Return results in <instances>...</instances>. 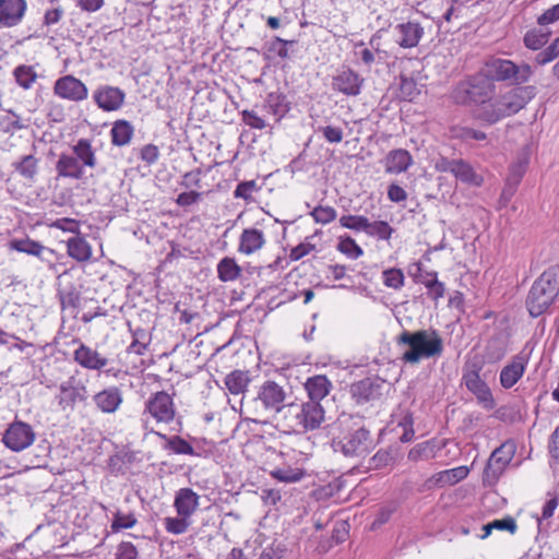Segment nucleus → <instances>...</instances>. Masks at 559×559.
Masks as SVG:
<instances>
[{"instance_id": "f257e3e1", "label": "nucleus", "mask_w": 559, "mask_h": 559, "mask_svg": "<svg viewBox=\"0 0 559 559\" xmlns=\"http://www.w3.org/2000/svg\"><path fill=\"white\" fill-rule=\"evenodd\" d=\"M537 94L533 85L516 86L497 97L491 95L480 106L478 118L488 124L510 117L523 109Z\"/></svg>"}, {"instance_id": "f03ea898", "label": "nucleus", "mask_w": 559, "mask_h": 559, "mask_svg": "<svg viewBox=\"0 0 559 559\" xmlns=\"http://www.w3.org/2000/svg\"><path fill=\"white\" fill-rule=\"evenodd\" d=\"M336 428L343 433L338 440L333 439L335 450L346 456H361L370 452L373 440L360 416L342 414L336 420Z\"/></svg>"}, {"instance_id": "7ed1b4c3", "label": "nucleus", "mask_w": 559, "mask_h": 559, "mask_svg": "<svg viewBox=\"0 0 559 559\" xmlns=\"http://www.w3.org/2000/svg\"><path fill=\"white\" fill-rule=\"evenodd\" d=\"M396 344L407 347L402 360L409 364H418L423 358L438 357L443 352V341L435 330H404L396 337Z\"/></svg>"}, {"instance_id": "20e7f679", "label": "nucleus", "mask_w": 559, "mask_h": 559, "mask_svg": "<svg viewBox=\"0 0 559 559\" xmlns=\"http://www.w3.org/2000/svg\"><path fill=\"white\" fill-rule=\"evenodd\" d=\"M285 389L273 380L264 381L257 390L255 396L249 403V412L254 415L252 421L262 423L270 417L285 415L288 407Z\"/></svg>"}, {"instance_id": "39448f33", "label": "nucleus", "mask_w": 559, "mask_h": 559, "mask_svg": "<svg viewBox=\"0 0 559 559\" xmlns=\"http://www.w3.org/2000/svg\"><path fill=\"white\" fill-rule=\"evenodd\" d=\"M559 294V265L546 269L533 283L527 297L526 308L531 317L545 313Z\"/></svg>"}, {"instance_id": "423d86ee", "label": "nucleus", "mask_w": 559, "mask_h": 559, "mask_svg": "<svg viewBox=\"0 0 559 559\" xmlns=\"http://www.w3.org/2000/svg\"><path fill=\"white\" fill-rule=\"evenodd\" d=\"M324 414V408L319 402L288 403L282 419L283 426L295 431L314 430L323 423Z\"/></svg>"}, {"instance_id": "0eeeda50", "label": "nucleus", "mask_w": 559, "mask_h": 559, "mask_svg": "<svg viewBox=\"0 0 559 559\" xmlns=\"http://www.w3.org/2000/svg\"><path fill=\"white\" fill-rule=\"evenodd\" d=\"M481 74L492 84L493 82H506L521 86L530 80L533 71L527 63L516 64L509 59L490 57L485 61Z\"/></svg>"}, {"instance_id": "6e6552de", "label": "nucleus", "mask_w": 559, "mask_h": 559, "mask_svg": "<svg viewBox=\"0 0 559 559\" xmlns=\"http://www.w3.org/2000/svg\"><path fill=\"white\" fill-rule=\"evenodd\" d=\"M493 91L495 85L488 79H485L483 74H479L456 84L451 93V98L457 105L483 106Z\"/></svg>"}, {"instance_id": "1a4fd4ad", "label": "nucleus", "mask_w": 559, "mask_h": 559, "mask_svg": "<svg viewBox=\"0 0 559 559\" xmlns=\"http://www.w3.org/2000/svg\"><path fill=\"white\" fill-rule=\"evenodd\" d=\"M484 361L477 357L469 359L463 367L462 383L473 393L485 409L491 411L496 406V401L488 384L480 378Z\"/></svg>"}, {"instance_id": "9d476101", "label": "nucleus", "mask_w": 559, "mask_h": 559, "mask_svg": "<svg viewBox=\"0 0 559 559\" xmlns=\"http://www.w3.org/2000/svg\"><path fill=\"white\" fill-rule=\"evenodd\" d=\"M76 370L68 380L59 385V394L56 396L57 403L61 411L72 413L79 403H86L90 396L87 381L80 377Z\"/></svg>"}, {"instance_id": "9b49d317", "label": "nucleus", "mask_w": 559, "mask_h": 559, "mask_svg": "<svg viewBox=\"0 0 559 559\" xmlns=\"http://www.w3.org/2000/svg\"><path fill=\"white\" fill-rule=\"evenodd\" d=\"M514 448L511 443H503L493 450L484 469L483 480L488 486L495 485L508 464L512 461Z\"/></svg>"}, {"instance_id": "f8f14e48", "label": "nucleus", "mask_w": 559, "mask_h": 559, "mask_svg": "<svg viewBox=\"0 0 559 559\" xmlns=\"http://www.w3.org/2000/svg\"><path fill=\"white\" fill-rule=\"evenodd\" d=\"M2 441L10 450L20 452L33 444L35 432L31 425L15 420L7 428Z\"/></svg>"}, {"instance_id": "ddd939ff", "label": "nucleus", "mask_w": 559, "mask_h": 559, "mask_svg": "<svg viewBox=\"0 0 559 559\" xmlns=\"http://www.w3.org/2000/svg\"><path fill=\"white\" fill-rule=\"evenodd\" d=\"M73 359L81 367L90 370H103L106 376H112L118 378L121 373L120 369L106 368L109 360L102 356L97 350L90 346L81 343L80 346L73 353Z\"/></svg>"}, {"instance_id": "4468645a", "label": "nucleus", "mask_w": 559, "mask_h": 559, "mask_svg": "<svg viewBox=\"0 0 559 559\" xmlns=\"http://www.w3.org/2000/svg\"><path fill=\"white\" fill-rule=\"evenodd\" d=\"M146 413L157 423L169 424L174 420L176 414L171 396L165 391L154 393L145 402L144 414Z\"/></svg>"}, {"instance_id": "2eb2a0df", "label": "nucleus", "mask_w": 559, "mask_h": 559, "mask_svg": "<svg viewBox=\"0 0 559 559\" xmlns=\"http://www.w3.org/2000/svg\"><path fill=\"white\" fill-rule=\"evenodd\" d=\"M385 384V381L378 377L365 378L354 382L350 385L349 392L357 404H364L379 400L383 394L382 391Z\"/></svg>"}, {"instance_id": "dca6fc26", "label": "nucleus", "mask_w": 559, "mask_h": 559, "mask_svg": "<svg viewBox=\"0 0 559 559\" xmlns=\"http://www.w3.org/2000/svg\"><path fill=\"white\" fill-rule=\"evenodd\" d=\"M364 79L353 69L343 67L332 78V88L346 96H357L360 94Z\"/></svg>"}, {"instance_id": "f3484780", "label": "nucleus", "mask_w": 559, "mask_h": 559, "mask_svg": "<svg viewBox=\"0 0 559 559\" xmlns=\"http://www.w3.org/2000/svg\"><path fill=\"white\" fill-rule=\"evenodd\" d=\"M57 96L72 102H81L87 97L86 85L73 75H64L58 79L53 86Z\"/></svg>"}, {"instance_id": "a211bd4d", "label": "nucleus", "mask_w": 559, "mask_h": 559, "mask_svg": "<svg viewBox=\"0 0 559 559\" xmlns=\"http://www.w3.org/2000/svg\"><path fill=\"white\" fill-rule=\"evenodd\" d=\"M424 33V27L418 22L413 21L402 22L393 27L394 40L404 49L417 47Z\"/></svg>"}, {"instance_id": "6ab92c4d", "label": "nucleus", "mask_w": 559, "mask_h": 559, "mask_svg": "<svg viewBox=\"0 0 559 559\" xmlns=\"http://www.w3.org/2000/svg\"><path fill=\"white\" fill-rule=\"evenodd\" d=\"M93 97L99 108L114 111L123 105L126 94L119 87L103 85L95 91Z\"/></svg>"}, {"instance_id": "aec40b11", "label": "nucleus", "mask_w": 559, "mask_h": 559, "mask_svg": "<svg viewBox=\"0 0 559 559\" xmlns=\"http://www.w3.org/2000/svg\"><path fill=\"white\" fill-rule=\"evenodd\" d=\"M122 401V392L118 386L106 388L93 395L95 406L105 414L115 413Z\"/></svg>"}, {"instance_id": "412c9836", "label": "nucleus", "mask_w": 559, "mask_h": 559, "mask_svg": "<svg viewBox=\"0 0 559 559\" xmlns=\"http://www.w3.org/2000/svg\"><path fill=\"white\" fill-rule=\"evenodd\" d=\"M57 178L82 180L84 178L83 165L72 154L61 153L56 162Z\"/></svg>"}, {"instance_id": "4be33fe9", "label": "nucleus", "mask_w": 559, "mask_h": 559, "mask_svg": "<svg viewBox=\"0 0 559 559\" xmlns=\"http://www.w3.org/2000/svg\"><path fill=\"white\" fill-rule=\"evenodd\" d=\"M26 9L24 0H0V27L16 25Z\"/></svg>"}, {"instance_id": "5701e85b", "label": "nucleus", "mask_w": 559, "mask_h": 559, "mask_svg": "<svg viewBox=\"0 0 559 559\" xmlns=\"http://www.w3.org/2000/svg\"><path fill=\"white\" fill-rule=\"evenodd\" d=\"M527 360L521 355H516L506 365L500 372V384L504 389H511L523 377Z\"/></svg>"}, {"instance_id": "b1692460", "label": "nucleus", "mask_w": 559, "mask_h": 559, "mask_svg": "<svg viewBox=\"0 0 559 559\" xmlns=\"http://www.w3.org/2000/svg\"><path fill=\"white\" fill-rule=\"evenodd\" d=\"M200 496L191 488H181L176 492L174 507L179 516L190 518L199 507Z\"/></svg>"}, {"instance_id": "393cba45", "label": "nucleus", "mask_w": 559, "mask_h": 559, "mask_svg": "<svg viewBox=\"0 0 559 559\" xmlns=\"http://www.w3.org/2000/svg\"><path fill=\"white\" fill-rule=\"evenodd\" d=\"M9 247L12 250L40 258L43 261H49V258L53 255V250L29 238L13 239Z\"/></svg>"}, {"instance_id": "a878e982", "label": "nucleus", "mask_w": 559, "mask_h": 559, "mask_svg": "<svg viewBox=\"0 0 559 559\" xmlns=\"http://www.w3.org/2000/svg\"><path fill=\"white\" fill-rule=\"evenodd\" d=\"M265 243L264 233L258 228H246L239 238L238 250L245 254H251L260 250Z\"/></svg>"}, {"instance_id": "bb28decb", "label": "nucleus", "mask_w": 559, "mask_h": 559, "mask_svg": "<svg viewBox=\"0 0 559 559\" xmlns=\"http://www.w3.org/2000/svg\"><path fill=\"white\" fill-rule=\"evenodd\" d=\"M331 388V381L325 376L321 374L308 378L305 383V389L309 397L308 401L319 403L329 394Z\"/></svg>"}, {"instance_id": "cd10ccee", "label": "nucleus", "mask_w": 559, "mask_h": 559, "mask_svg": "<svg viewBox=\"0 0 559 559\" xmlns=\"http://www.w3.org/2000/svg\"><path fill=\"white\" fill-rule=\"evenodd\" d=\"M413 157L408 151L403 148L392 150L385 157V171L401 174L412 165Z\"/></svg>"}, {"instance_id": "c85d7f7f", "label": "nucleus", "mask_w": 559, "mask_h": 559, "mask_svg": "<svg viewBox=\"0 0 559 559\" xmlns=\"http://www.w3.org/2000/svg\"><path fill=\"white\" fill-rule=\"evenodd\" d=\"M416 283L425 285L428 290V295L433 299L438 300L444 295V285L438 281L437 272H423L420 265H418V273L414 275Z\"/></svg>"}, {"instance_id": "c756f323", "label": "nucleus", "mask_w": 559, "mask_h": 559, "mask_svg": "<svg viewBox=\"0 0 559 559\" xmlns=\"http://www.w3.org/2000/svg\"><path fill=\"white\" fill-rule=\"evenodd\" d=\"M67 252L78 262L88 261L92 257V248L81 234H78L67 240Z\"/></svg>"}, {"instance_id": "7c9ffc66", "label": "nucleus", "mask_w": 559, "mask_h": 559, "mask_svg": "<svg viewBox=\"0 0 559 559\" xmlns=\"http://www.w3.org/2000/svg\"><path fill=\"white\" fill-rule=\"evenodd\" d=\"M72 155L79 158V163L84 167L94 168L97 165L95 150L88 139H80L72 146Z\"/></svg>"}, {"instance_id": "2f4dec72", "label": "nucleus", "mask_w": 559, "mask_h": 559, "mask_svg": "<svg viewBox=\"0 0 559 559\" xmlns=\"http://www.w3.org/2000/svg\"><path fill=\"white\" fill-rule=\"evenodd\" d=\"M38 163L39 159L33 155H24L20 159L12 163V168L15 173H17L22 178L34 181L38 174Z\"/></svg>"}, {"instance_id": "473e14b6", "label": "nucleus", "mask_w": 559, "mask_h": 559, "mask_svg": "<svg viewBox=\"0 0 559 559\" xmlns=\"http://www.w3.org/2000/svg\"><path fill=\"white\" fill-rule=\"evenodd\" d=\"M133 132L134 128L129 121L117 120L110 130L111 143L116 146H124L130 143Z\"/></svg>"}, {"instance_id": "72a5a7b5", "label": "nucleus", "mask_w": 559, "mask_h": 559, "mask_svg": "<svg viewBox=\"0 0 559 559\" xmlns=\"http://www.w3.org/2000/svg\"><path fill=\"white\" fill-rule=\"evenodd\" d=\"M452 175L464 183L479 187L483 183V177L477 175L469 163L464 159H456Z\"/></svg>"}, {"instance_id": "f704fd0d", "label": "nucleus", "mask_w": 559, "mask_h": 559, "mask_svg": "<svg viewBox=\"0 0 559 559\" xmlns=\"http://www.w3.org/2000/svg\"><path fill=\"white\" fill-rule=\"evenodd\" d=\"M241 275V267L234 258L225 257L217 264V276L222 282H234Z\"/></svg>"}, {"instance_id": "c9c22d12", "label": "nucleus", "mask_w": 559, "mask_h": 559, "mask_svg": "<svg viewBox=\"0 0 559 559\" xmlns=\"http://www.w3.org/2000/svg\"><path fill=\"white\" fill-rule=\"evenodd\" d=\"M550 35V31L539 26V28H533L526 32L523 41L527 48L538 50L548 43Z\"/></svg>"}, {"instance_id": "e433bc0d", "label": "nucleus", "mask_w": 559, "mask_h": 559, "mask_svg": "<svg viewBox=\"0 0 559 559\" xmlns=\"http://www.w3.org/2000/svg\"><path fill=\"white\" fill-rule=\"evenodd\" d=\"M250 382L247 372L235 370L226 376L225 385L231 394L243 393Z\"/></svg>"}, {"instance_id": "4c0bfd02", "label": "nucleus", "mask_w": 559, "mask_h": 559, "mask_svg": "<svg viewBox=\"0 0 559 559\" xmlns=\"http://www.w3.org/2000/svg\"><path fill=\"white\" fill-rule=\"evenodd\" d=\"M27 126L22 122L21 117L13 110H3L0 114V130L4 133H14Z\"/></svg>"}, {"instance_id": "58836bf2", "label": "nucleus", "mask_w": 559, "mask_h": 559, "mask_svg": "<svg viewBox=\"0 0 559 559\" xmlns=\"http://www.w3.org/2000/svg\"><path fill=\"white\" fill-rule=\"evenodd\" d=\"M157 436L167 441L166 449L176 454L197 455L193 447L180 436L167 437L166 435L157 432Z\"/></svg>"}, {"instance_id": "ea45409f", "label": "nucleus", "mask_w": 559, "mask_h": 559, "mask_svg": "<svg viewBox=\"0 0 559 559\" xmlns=\"http://www.w3.org/2000/svg\"><path fill=\"white\" fill-rule=\"evenodd\" d=\"M270 475L278 481L292 484L301 480L306 476V471L302 468H294L288 466L283 468H275L270 472Z\"/></svg>"}, {"instance_id": "a19ab883", "label": "nucleus", "mask_w": 559, "mask_h": 559, "mask_svg": "<svg viewBox=\"0 0 559 559\" xmlns=\"http://www.w3.org/2000/svg\"><path fill=\"white\" fill-rule=\"evenodd\" d=\"M295 44L296 40H287L275 36L272 40L266 43V50L269 53L277 56L281 59H288V47L294 46Z\"/></svg>"}, {"instance_id": "79ce46f5", "label": "nucleus", "mask_w": 559, "mask_h": 559, "mask_svg": "<svg viewBox=\"0 0 559 559\" xmlns=\"http://www.w3.org/2000/svg\"><path fill=\"white\" fill-rule=\"evenodd\" d=\"M451 135L452 138L462 140L464 142L484 141L487 138L486 133L480 130L461 126L453 127L451 129Z\"/></svg>"}, {"instance_id": "37998d69", "label": "nucleus", "mask_w": 559, "mask_h": 559, "mask_svg": "<svg viewBox=\"0 0 559 559\" xmlns=\"http://www.w3.org/2000/svg\"><path fill=\"white\" fill-rule=\"evenodd\" d=\"M133 341L128 347L129 354L143 355L150 343V336L143 329H136L132 332Z\"/></svg>"}, {"instance_id": "c03bdc74", "label": "nucleus", "mask_w": 559, "mask_h": 559, "mask_svg": "<svg viewBox=\"0 0 559 559\" xmlns=\"http://www.w3.org/2000/svg\"><path fill=\"white\" fill-rule=\"evenodd\" d=\"M394 229L384 221L368 222L366 234L381 240H389Z\"/></svg>"}, {"instance_id": "a18cd8bd", "label": "nucleus", "mask_w": 559, "mask_h": 559, "mask_svg": "<svg viewBox=\"0 0 559 559\" xmlns=\"http://www.w3.org/2000/svg\"><path fill=\"white\" fill-rule=\"evenodd\" d=\"M164 526L168 533L179 535L187 532L188 527L190 526V521L188 516H167L164 519Z\"/></svg>"}, {"instance_id": "49530a36", "label": "nucleus", "mask_w": 559, "mask_h": 559, "mask_svg": "<svg viewBox=\"0 0 559 559\" xmlns=\"http://www.w3.org/2000/svg\"><path fill=\"white\" fill-rule=\"evenodd\" d=\"M369 219L366 216L360 215H343L340 218V224L344 228H348L355 231H367Z\"/></svg>"}, {"instance_id": "de8ad7c7", "label": "nucleus", "mask_w": 559, "mask_h": 559, "mask_svg": "<svg viewBox=\"0 0 559 559\" xmlns=\"http://www.w3.org/2000/svg\"><path fill=\"white\" fill-rule=\"evenodd\" d=\"M16 83L27 90L35 82L37 75L31 67L20 66L14 70Z\"/></svg>"}, {"instance_id": "09e8293b", "label": "nucleus", "mask_w": 559, "mask_h": 559, "mask_svg": "<svg viewBox=\"0 0 559 559\" xmlns=\"http://www.w3.org/2000/svg\"><path fill=\"white\" fill-rule=\"evenodd\" d=\"M267 105L272 109V112L280 117H283L289 110V104L286 100V96L283 94H269Z\"/></svg>"}, {"instance_id": "8fccbe9b", "label": "nucleus", "mask_w": 559, "mask_h": 559, "mask_svg": "<svg viewBox=\"0 0 559 559\" xmlns=\"http://www.w3.org/2000/svg\"><path fill=\"white\" fill-rule=\"evenodd\" d=\"M383 283L386 287L400 289L404 285V274L400 269H389L382 272Z\"/></svg>"}, {"instance_id": "3c124183", "label": "nucleus", "mask_w": 559, "mask_h": 559, "mask_svg": "<svg viewBox=\"0 0 559 559\" xmlns=\"http://www.w3.org/2000/svg\"><path fill=\"white\" fill-rule=\"evenodd\" d=\"M337 249L342 253H344L348 257H352L354 259H357L358 257H360L364 253L362 249L349 236L340 238Z\"/></svg>"}, {"instance_id": "603ef678", "label": "nucleus", "mask_w": 559, "mask_h": 559, "mask_svg": "<svg viewBox=\"0 0 559 559\" xmlns=\"http://www.w3.org/2000/svg\"><path fill=\"white\" fill-rule=\"evenodd\" d=\"M559 56V36L544 50L539 51L536 57L535 61L544 66L546 63L551 62Z\"/></svg>"}, {"instance_id": "864d4df0", "label": "nucleus", "mask_w": 559, "mask_h": 559, "mask_svg": "<svg viewBox=\"0 0 559 559\" xmlns=\"http://www.w3.org/2000/svg\"><path fill=\"white\" fill-rule=\"evenodd\" d=\"M310 215L313 217L316 223L328 224L336 218V211L332 206L318 205L312 210Z\"/></svg>"}, {"instance_id": "5fc2aeb1", "label": "nucleus", "mask_w": 559, "mask_h": 559, "mask_svg": "<svg viewBox=\"0 0 559 559\" xmlns=\"http://www.w3.org/2000/svg\"><path fill=\"white\" fill-rule=\"evenodd\" d=\"M506 355V349L500 345L499 341L491 340L485 348V359L487 362H497Z\"/></svg>"}, {"instance_id": "6e6d98bb", "label": "nucleus", "mask_w": 559, "mask_h": 559, "mask_svg": "<svg viewBox=\"0 0 559 559\" xmlns=\"http://www.w3.org/2000/svg\"><path fill=\"white\" fill-rule=\"evenodd\" d=\"M407 457L413 462L429 460L433 457V452L429 442H421L409 450Z\"/></svg>"}, {"instance_id": "4d7b16f0", "label": "nucleus", "mask_w": 559, "mask_h": 559, "mask_svg": "<svg viewBox=\"0 0 559 559\" xmlns=\"http://www.w3.org/2000/svg\"><path fill=\"white\" fill-rule=\"evenodd\" d=\"M260 190L255 180L241 181L238 183L234 191L236 199H243L245 201L251 200V193Z\"/></svg>"}, {"instance_id": "13d9d810", "label": "nucleus", "mask_w": 559, "mask_h": 559, "mask_svg": "<svg viewBox=\"0 0 559 559\" xmlns=\"http://www.w3.org/2000/svg\"><path fill=\"white\" fill-rule=\"evenodd\" d=\"M447 485H453L448 469L435 474L430 478L426 479V481L424 483V487L427 490H430L435 487H443Z\"/></svg>"}, {"instance_id": "bf43d9fd", "label": "nucleus", "mask_w": 559, "mask_h": 559, "mask_svg": "<svg viewBox=\"0 0 559 559\" xmlns=\"http://www.w3.org/2000/svg\"><path fill=\"white\" fill-rule=\"evenodd\" d=\"M136 524V519L133 514L116 513L111 523V530L118 532L122 528H130Z\"/></svg>"}, {"instance_id": "052dcab7", "label": "nucleus", "mask_w": 559, "mask_h": 559, "mask_svg": "<svg viewBox=\"0 0 559 559\" xmlns=\"http://www.w3.org/2000/svg\"><path fill=\"white\" fill-rule=\"evenodd\" d=\"M136 547L130 542H121L117 547L115 559H136Z\"/></svg>"}, {"instance_id": "680f3d73", "label": "nucleus", "mask_w": 559, "mask_h": 559, "mask_svg": "<svg viewBox=\"0 0 559 559\" xmlns=\"http://www.w3.org/2000/svg\"><path fill=\"white\" fill-rule=\"evenodd\" d=\"M180 186L186 189L201 187V170L194 169L183 175Z\"/></svg>"}, {"instance_id": "e2e57ef3", "label": "nucleus", "mask_w": 559, "mask_h": 559, "mask_svg": "<svg viewBox=\"0 0 559 559\" xmlns=\"http://www.w3.org/2000/svg\"><path fill=\"white\" fill-rule=\"evenodd\" d=\"M202 199V193L198 191H186L178 194L176 203L181 207L190 206Z\"/></svg>"}, {"instance_id": "0e129e2a", "label": "nucleus", "mask_w": 559, "mask_h": 559, "mask_svg": "<svg viewBox=\"0 0 559 559\" xmlns=\"http://www.w3.org/2000/svg\"><path fill=\"white\" fill-rule=\"evenodd\" d=\"M557 21H559V3L547 9L537 19V23L542 27H545L546 25L555 23Z\"/></svg>"}, {"instance_id": "69168bd1", "label": "nucleus", "mask_w": 559, "mask_h": 559, "mask_svg": "<svg viewBox=\"0 0 559 559\" xmlns=\"http://www.w3.org/2000/svg\"><path fill=\"white\" fill-rule=\"evenodd\" d=\"M241 116L242 121L250 128L262 130L266 126L265 121L252 110H243Z\"/></svg>"}, {"instance_id": "338daca9", "label": "nucleus", "mask_w": 559, "mask_h": 559, "mask_svg": "<svg viewBox=\"0 0 559 559\" xmlns=\"http://www.w3.org/2000/svg\"><path fill=\"white\" fill-rule=\"evenodd\" d=\"M319 131L322 132L324 139L330 143H340L343 140V130L338 127H320Z\"/></svg>"}, {"instance_id": "774afa93", "label": "nucleus", "mask_w": 559, "mask_h": 559, "mask_svg": "<svg viewBox=\"0 0 559 559\" xmlns=\"http://www.w3.org/2000/svg\"><path fill=\"white\" fill-rule=\"evenodd\" d=\"M61 305L62 307L76 308L80 302V293L74 288L69 290H60Z\"/></svg>"}]
</instances>
